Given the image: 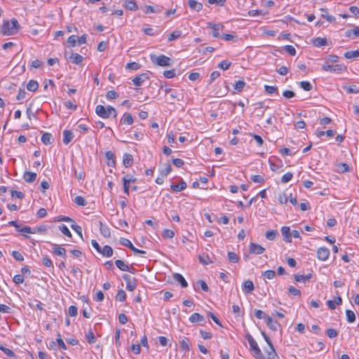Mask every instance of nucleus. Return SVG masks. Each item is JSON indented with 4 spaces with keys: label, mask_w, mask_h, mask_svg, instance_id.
<instances>
[{
    "label": "nucleus",
    "mask_w": 359,
    "mask_h": 359,
    "mask_svg": "<svg viewBox=\"0 0 359 359\" xmlns=\"http://www.w3.org/2000/svg\"><path fill=\"white\" fill-rule=\"evenodd\" d=\"M189 339L187 337H184L180 341V346L182 350L185 351H189L190 346L189 344Z\"/></svg>",
    "instance_id": "obj_32"
},
{
    "label": "nucleus",
    "mask_w": 359,
    "mask_h": 359,
    "mask_svg": "<svg viewBox=\"0 0 359 359\" xmlns=\"http://www.w3.org/2000/svg\"><path fill=\"white\" fill-rule=\"evenodd\" d=\"M346 315L347 321L348 323H352L355 320V315L353 311L348 309L346 310Z\"/></svg>",
    "instance_id": "obj_45"
},
{
    "label": "nucleus",
    "mask_w": 359,
    "mask_h": 359,
    "mask_svg": "<svg viewBox=\"0 0 359 359\" xmlns=\"http://www.w3.org/2000/svg\"><path fill=\"white\" fill-rule=\"evenodd\" d=\"M105 156L107 159V165L114 167L116 164L114 154L111 151H107L105 154Z\"/></svg>",
    "instance_id": "obj_19"
},
{
    "label": "nucleus",
    "mask_w": 359,
    "mask_h": 359,
    "mask_svg": "<svg viewBox=\"0 0 359 359\" xmlns=\"http://www.w3.org/2000/svg\"><path fill=\"white\" fill-rule=\"evenodd\" d=\"M71 228L80 236V238L83 240L81 227L77 225L75 222H72Z\"/></svg>",
    "instance_id": "obj_43"
},
{
    "label": "nucleus",
    "mask_w": 359,
    "mask_h": 359,
    "mask_svg": "<svg viewBox=\"0 0 359 359\" xmlns=\"http://www.w3.org/2000/svg\"><path fill=\"white\" fill-rule=\"evenodd\" d=\"M20 232L22 233V235L25 237H27V236L25 234V233H32V234H34L36 233V231L32 229L31 227L29 226H24L22 227L21 229H20Z\"/></svg>",
    "instance_id": "obj_51"
},
{
    "label": "nucleus",
    "mask_w": 359,
    "mask_h": 359,
    "mask_svg": "<svg viewBox=\"0 0 359 359\" xmlns=\"http://www.w3.org/2000/svg\"><path fill=\"white\" fill-rule=\"evenodd\" d=\"M313 44L316 47H321L327 44L325 38L317 37L313 39Z\"/></svg>",
    "instance_id": "obj_30"
},
{
    "label": "nucleus",
    "mask_w": 359,
    "mask_h": 359,
    "mask_svg": "<svg viewBox=\"0 0 359 359\" xmlns=\"http://www.w3.org/2000/svg\"><path fill=\"white\" fill-rule=\"evenodd\" d=\"M254 313H255V316H256V318H257L258 319H266V318L268 317L265 313L261 310H259V309H255L254 311Z\"/></svg>",
    "instance_id": "obj_57"
},
{
    "label": "nucleus",
    "mask_w": 359,
    "mask_h": 359,
    "mask_svg": "<svg viewBox=\"0 0 359 359\" xmlns=\"http://www.w3.org/2000/svg\"><path fill=\"white\" fill-rule=\"evenodd\" d=\"M265 251V248L255 243H250L249 245V252L253 255H261Z\"/></svg>",
    "instance_id": "obj_7"
},
{
    "label": "nucleus",
    "mask_w": 359,
    "mask_h": 359,
    "mask_svg": "<svg viewBox=\"0 0 359 359\" xmlns=\"http://www.w3.org/2000/svg\"><path fill=\"white\" fill-rule=\"evenodd\" d=\"M322 17L325 18L328 22H332L335 21V18L332 15H328L327 10L326 8H321Z\"/></svg>",
    "instance_id": "obj_41"
},
{
    "label": "nucleus",
    "mask_w": 359,
    "mask_h": 359,
    "mask_svg": "<svg viewBox=\"0 0 359 359\" xmlns=\"http://www.w3.org/2000/svg\"><path fill=\"white\" fill-rule=\"evenodd\" d=\"M247 338H248V341L250 349L252 351L254 352L255 357L257 359H264V356L261 349L258 346V344H257V341H255V339L250 334H248L247 336Z\"/></svg>",
    "instance_id": "obj_4"
},
{
    "label": "nucleus",
    "mask_w": 359,
    "mask_h": 359,
    "mask_svg": "<svg viewBox=\"0 0 359 359\" xmlns=\"http://www.w3.org/2000/svg\"><path fill=\"white\" fill-rule=\"evenodd\" d=\"M323 69L325 72L341 73L344 70V67L341 65H325L323 66Z\"/></svg>",
    "instance_id": "obj_9"
},
{
    "label": "nucleus",
    "mask_w": 359,
    "mask_h": 359,
    "mask_svg": "<svg viewBox=\"0 0 359 359\" xmlns=\"http://www.w3.org/2000/svg\"><path fill=\"white\" fill-rule=\"evenodd\" d=\"M69 60L74 64L80 65L83 60V57L75 53H71Z\"/></svg>",
    "instance_id": "obj_15"
},
{
    "label": "nucleus",
    "mask_w": 359,
    "mask_h": 359,
    "mask_svg": "<svg viewBox=\"0 0 359 359\" xmlns=\"http://www.w3.org/2000/svg\"><path fill=\"white\" fill-rule=\"evenodd\" d=\"M278 234V233L277 231L270 230V231H266L265 236H266V239H268L269 241H273L276 238Z\"/></svg>",
    "instance_id": "obj_44"
},
{
    "label": "nucleus",
    "mask_w": 359,
    "mask_h": 359,
    "mask_svg": "<svg viewBox=\"0 0 359 359\" xmlns=\"http://www.w3.org/2000/svg\"><path fill=\"white\" fill-rule=\"evenodd\" d=\"M116 299L118 300L119 302H124L126 299V294L124 290H119L117 292V294L116 296Z\"/></svg>",
    "instance_id": "obj_50"
},
{
    "label": "nucleus",
    "mask_w": 359,
    "mask_h": 359,
    "mask_svg": "<svg viewBox=\"0 0 359 359\" xmlns=\"http://www.w3.org/2000/svg\"><path fill=\"white\" fill-rule=\"evenodd\" d=\"M95 113L102 118H108L110 116H113L114 118L117 116L116 110L111 106L105 107L103 105L98 104L95 108Z\"/></svg>",
    "instance_id": "obj_2"
},
{
    "label": "nucleus",
    "mask_w": 359,
    "mask_h": 359,
    "mask_svg": "<svg viewBox=\"0 0 359 359\" xmlns=\"http://www.w3.org/2000/svg\"><path fill=\"white\" fill-rule=\"evenodd\" d=\"M74 135L71 130H65L63 131V143L68 144L73 139Z\"/></svg>",
    "instance_id": "obj_22"
},
{
    "label": "nucleus",
    "mask_w": 359,
    "mask_h": 359,
    "mask_svg": "<svg viewBox=\"0 0 359 359\" xmlns=\"http://www.w3.org/2000/svg\"><path fill=\"white\" fill-rule=\"evenodd\" d=\"M231 62H230L227 60H223L218 65V67H219L222 69L226 70L229 69V67L231 66Z\"/></svg>",
    "instance_id": "obj_62"
},
{
    "label": "nucleus",
    "mask_w": 359,
    "mask_h": 359,
    "mask_svg": "<svg viewBox=\"0 0 359 359\" xmlns=\"http://www.w3.org/2000/svg\"><path fill=\"white\" fill-rule=\"evenodd\" d=\"M39 88V83L36 81L34 80H30L27 86V88L28 90L34 92L36 91Z\"/></svg>",
    "instance_id": "obj_36"
},
{
    "label": "nucleus",
    "mask_w": 359,
    "mask_h": 359,
    "mask_svg": "<svg viewBox=\"0 0 359 359\" xmlns=\"http://www.w3.org/2000/svg\"><path fill=\"white\" fill-rule=\"evenodd\" d=\"M208 27H210L213 30L212 36L215 38H218L220 36L219 32L224 28V26L222 24L208 23Z\"/></svg>",
    "instance_id": "obj_14"
},
{
    "label": "nucleus",
    "mask_w": 359,
    "mask_h": 359,
    "mask_svg": "<svg viewBox=\"0 0 359 359\" xmlns=\"http://www.w3.org/2000/svg\"><path fill=\"white\" fill-rule=\"evenodd\" d=\"M120 243L123 246H126V247L129 248L135 254H139L141 255H144L146 254L145 251L136 248L133 245V244L130 242V241H129L127 238H121Z\"/></svg>",
    "instance_id": "obj_5"
},
{
    "label": "nucleus",
    "mask_w": 359,
    "mask_h": 359,
    "mask_svg": "<svg viewBox=\"0 0 359 359\" xmlns=\"http://www.w3.org/2000/svg\"><path fill=\"white\" fill-rule=\"evenodd\" d=\"M228 259L230 262L236 263L239 260V257L235 252H228Z\"/></svg>",
    "instance_id": "obj_47"
},
{
    "label": "nucleus",
    "mask_w": 359,
    "mask_h": 359,
    "mask_svg": "<svg viewBox=\"0 0 359 359\" xmlns=\"http://www.w3.org/2000/svg\"><path fill=\"white\" fill-rule=\"evenodd\" d=\"M53 252L57 255L66 258V250L57 244H52Z\"/></svg>",
    "instance_id": "obj_13"
},
{
    "label": "nucleus",
    "mask_w": 359,
    "mask_h": 359,
    "mask_svg": "<svg viewBox=\"0 0 359 359\" xmlns=\"http://www.w3.org/2000/svg\"><path fill=\"white\" fill-rule=\"evenodd\" d=\"M123 163L126 168L130 167L133 163V156L130 154H124L123 156Z\"/></svg>",
    "instance_id": "obj_20"
},
{
    "label": "nucleus",
    "mask_w": 359,
    "mask_h": 359,
    "mask_svg": "<svg viewBox=\"0 0 359 359\" xmlns=\"http://www.w3.org/2000/svg\"><path fill=\"white\" fill-rule=\"evenodd\" d=\"M172 170V167L169 163L163 165V168L160 170L161 175L163 177H166Z\"/></svg>",
    "instance_id": "obj_34"
},
{
    "label": "nucleus",
    "mask_w": 359,
    "mask_h": 359,
    "mask_svg": "<svg viewBox=\"0 0 359 359\" xmlns=\"http://www.w3.org/2000/svg\"><path fill=\"white\" fill-rule=\"evenodd\" d=\"M20 26L15 18H12L11 22L4 20L1 26V33L5 36L13 35L18 32Z\"/></svg>",
    "instance_id": "obj_1"
},
{
    "label": "nucleus",
    "mask_w": 359,
    "mask_h": 359,
    "mask_svg": "<svg viewBox=\"0 0 359 359\" xmlns=\"http://www.w3.org/2000/svg\"><path fill=\"white\" fill-rule=\"evenodd\" d=\"M344 57L347 59H353L359 57V48L355 50L346 52L344 53Z\"/></svg>",
    "instance_id": "obj_38"
},
{
    "label": "nucleus",
    "mask_w": 359,
    "mask_h": 359,
    "mask_svg": "<svg viewBox=\"0 0 359 359\" xmlns=\"http://www.w3.org/2000/svg\"><path fill=\"white\" fill-rule=\"evenodd\" d=\"M121 123L126 125H132L133 123V118L130 114L125 113L121 118Z\"/></svg>",
    "instance_id": "obj_24"
},
{
    "label": "nucleus",
    "mask_w": 359,
    "mask_h": 359,
    "mask_svg": "<svg viewBox=\"0 0 359 359\" xmlns=\"http://www.w3.org/2000/svg\"><path fill=\"white\" fill-rule=\"evenodd\" d=\"M250 179L255 183H263L264 182V177L259 175H252Z\"/></svg>",
    "instance_id": "obj_63"
},
{
    "label": "nucleus",
    "mask_w": 359,
    "mask_h": 359,
    "mask_svg": "<svg viewBox=\"0 0 359 359\" xmlns=\"http://www.w3.org/2000/svg\"><path fill=\"white\" fill-rule=\"evenodd\" d=\"M172 190H173L174 191H181L184 189H186L187 187V184L183 180H181L180 183L178 184H172L170 186Z\"/></svg>",
    "instance_id": "obj_31"
},
{
    "label": "nucleus",
    "mask_w": 359,
    "mask_h": 359,
    "mask_svg": "<svg viewBox=\"0 0 359 359\" xmlns=\"http://www.w3.org/2000/svg\"><path fill=\"white\" fill-rule=\"evenodd\" d=\"M74 203L78 205L81 206H85L87 204V201H86V199L81 196H77L75 197Z\"/></svg>",
    "instance_id": "obj_49"
},
{
    "label": "nucleus",
    "mask_w": 359,
    "mask_h": 359,
    "mask_svg": "<svg viewBox=\"0 0 359 359\" xmlns=\"http://www.w3.org/2000/svg\"><path fill=\"white\" fill-rule=\"evenodd\" d=\"M36 173L27 171L24 174V179L27 182L31 183L36 180Z\"/></svg>",
    "instance_id": "obj_26"
},
{
    "label": "nucleus",
    "mask_w": 359,
    "mask_h": 359,
    "mask_svg": "<svg viewBox=\"0 0 359 359\" xmlns=\"http://www.w3.org/2000/svg\"><path fill=\"white\" fill-rule=\"evenodd\" d=\"M150 59L153 64L161 67H169L171 65V59L164 55L156 56L151 54Z\"/></svg>",
    "instance_id": "obj_3"
},
{
    "label": "nucleus",
    "mask_w": 359,
    "mask_h": 359,
    "mask_svg": "<svg viewBox=\"0 0 359 359\" xmlns=\"http://www.w3.org/2000/svg\"><path fill=\"white\" fill-rule=\"evenodd\" d=\"M100 233L105 238H109L111 236V232L109 227L107 225L102 224V222H100Z\"/></svg>",
    "instance_id": "obj_23"
},
{
    "label": "nucleus",
    "mask_w": 359,
    "mask_h": 359,
    "mask_svg": "<svg viewBox=\"0 0 359 359\" xmlns=\"http://www.w3.org/2000/svg\"><path fill=\"white\" fill-rule=\"evenodd\" d=\"M77 41V36L72 35L68 38L67 43L69 47H74Z\"/></svg>",
    "instance_id": "obj_48"
},
{
    "label": "nucleus",
    "mask_w": 359,
    "mask_h": 359,
    "mask_svg": "<svg viewBox=\"0 0 359 359\" xmlns=\"http://www.w3.org/2000/svg\"><path fill=\"white\" fill-rule=\"evenodd\" d=\"M281 233L284 238L285 241L287 243L292 242V234L290 232V228L289 226H284L281 228Z\"/></svg>",
    "instance_id": "obj_12"
},
{
    "label": "nucleus",
    "mask_w": 359,
    "mask_h": 359,
    "mask_svg": "<svg viewBox=\"0 0 359 359\" xmlns=\"http://www.w3.org/2000/svg\"><path fill=\"white\" fill-rule=\"evenodd\" d=\"M343 89L346 90L348 93H359V86L356 85H353L350 86H343Z\"/></svg>",
    "instance_id": "obj_33"
},
{
    "label": "nucleus",
    "mask_w": 359,
    "mask_h": 359,
    "mask_svg": "<svg viewBox=\"0 0 359 359\" xmlns=\"http://www.w3.org/2000/svg\"><path fill=\"white\" fill-rule=\"evenodd\" d=\"M124 6L130 11H136L138 9V6L135 0H126Z\"/></svg>",
    "instance_id": "obj_27"
},
{
    "label": "nucleus",
    "mask_w": 359,
    "mask_h": 359,
    "mask_svg": "<svg viewBox=\"0 0 359 359\" xmlns=\"http://www.w3.org/2000/svg\"><path fill=\"white\" fill-rule=\"evenodd\" d=\"M337 169H338L339 172L344 173V172H348L349 170V166L348 164H346L345 163H339L337 165Z\"/></svg>",
    "instance_id": "obj_55"
},
{
    "label": "nucleus",
    "mask_w": 359,
    "mask_h": 359,
    "mask_svg": "<svg viewBox=\"0 0 359 359\" xmlns=\"http://www.w3.org/2000/svg\"><path fill=\"white\" fill-rule=\"evenodd\" d=\"M122 278L126 283V289L128 290L133 291L136 288L137 280L135 278H132L129 275L126 273L122 276Z\"/></svg>",
    "instance_id": "obj_6"
},
{
    "label": "nucleus",
    "mask_w": 359,
    "mask_h": 359,
    "mask_svg": "<svg viewBox=\"0 0 359 359\" xmlns=\"http://www.w3.org/2000/svg\"><path fill=\"white\" fill-rule=\"evenodd\" d=\"M245 86V83L243 80H238L234 85V89L238 92H241Z\"/></svg>",
    "instance_id": "obj_46"
},
{
    "label": "nucleus",
    "mask_w": 359,
    "mask_h": 359,
    "mask_svg": "<svg viewBox=\"0 0 359 359\" xmlns=\"http://www.w3.org/2000/svg\"><path fill=\"white\" fill-rule=\"evenodd\" d=\"M87 341L89 344H94L96 341V338L95 334L91 329H89L86 335Z\"/></svg>",
    "instance_id": "obj_40"
},
{
    "label": "nucleus",
    "mask_w": 359,
    "mask_h": 359,
    "mask_svg": "<svg viewBox=\"0 0 359 359\" xmlns=\"http://www.w3.org/2000/svg\"><path fill=\"white\" fill-rule=\"evenodd\" d=\"M116 266L122 271H131L130 267L124 263L123 261L117 259L115 262Z\"/></svg>",
    "instance_id": "obj_25"
},
{
    "label": "nucleus",
    "mask_w": 359,
    "mask_h": 359,
    "mask_svg": "<svg viewBox=\"0 0 359 359\" xmlns=\"http://www.w3.org/2000/svg\"><path fill=\"white\" fill-rule=\"evenodd\" d=\"M268 359H276L278 357L277 353L273 346H269V349L266 351Z\"/></svg>",
    "instance_id": "obj_35"
},
{
    "label": "nucleus",
    "mask_w": 359,
    "mask_h": 359,
    "mask_svg": "<svg viewBox=\"0 0 359 359\" xmlns=\"http://www.w3.org/2000/svg\"><path fill=\"white\" fill-rule=\"evenodd\" d=\"M268 327L273 331H276L279 325L278 322L273 320L271 317L268 316L266 319Z\"/></svg>",
    "instance_id": "obj_21"
},
{
    "label": "nucleus",
    "mask_w": 359,
    "mask_h": 359,
    "mask_svg": "<svg viewBox=\"0 0 359 359\" xmlns=\"http://www.w3.org/2000/svg\"><path fill=\"white\" fill-rule=\"evenodd\" d=\"M182 36V32L180 30H175L168 36V41H172L179 39Z\"/></svg>",
    "instance_id": "obj_39"
},
{
    "label": "nucleus",
    "mask_w": 359,
    "mask_h": 359,
    "mask_svg": "<svg viewBox=\"0 0 359 359\" xmlns=\"http://www.w3.org/2000/svg\"><path fill=\"white\" fill-rule=\"evenodd\" d=\"M59 229L65 236H67L68 237H72V233L66 225L62 224V225L59 226Z\"/></svg>",
    "instance_id": "obj_58"
},
{
    "label": "nucleus",
    "mask_w": 359,
    "mask_h": 359,
    "mask_svg": "<svg viewBox=\"0 0 359 359\" xmlns=\"http://www.w3.org/2000/svg\"><path fill=\"white\" fill-rule=\"evenodd\" d=\"M99 253L102 254L104 257H110L113 255V249L109 245H104L101 248V252Z\"/></svg>",
    "instance_id": "obj_29"
},
{
    "label": "nucleus",
    "mask_w": 359,
    "mask_h": 359,
    "mask_svg": "<svg viewBox=\"0 0 359 359\" xmlns=\"http://www.w3.org/2000/svg\"><path fill=\"white\" fill-rule=\"evenodd\" d=\"M172 276L174 280L178 282L182 287H187L188 286L187 280L184 279L182 274L175 273H173Z\"/></svg>",
    "instance_id": "obj_16"
},
{
    "label": "nucleus",
    "mask_w": 359,
    "mask_h": 359,
    "mask_svg": "<svg viewBox=\"0 0 359 359\" xmlns=\"http://www.w3.org/2000/svg\"><path fill=\"white\" fill-rule=\"evenodd\" d=\"M189 321L192 323H200L201 325H204L205 324V318L199 314L198 313H194L189 317Z\"/></svg>",
    "instance_id": "obj_10"
},
{
    "label": "nucleus",
    "mask_w": 359,
    "mask_h": 359,
    "mask_svg": "<svg viewBox=\"0 0 359 359\" xmlns=\"http://www.w3.org/2000/svg\"><path fill=\"white\" fill-rule=\"evenodd\" d=\"M326 334L331 339L334 338L338 335V332H337V330L333 328L327 329L326 331Z\"/></svg>",
    "instance_id": "obj_64"
},
{
    "label": "nucleus",
    "mask_w": 359,
    "mask_h": 359,
    "mask_svg": "<svg viewBox=\"0 0 359 359\" xmlns=\"http://www.w3.org/2000/svg\"><path fill=\"white\" fill-rule=\"evenodd\" d=\"M148 79H149L148 74L142 73V74H140L137 75V76H135L133 79V83L135 86H140L142 84V83L144 81H145L146 80H147Z\"/></svg>",
    "instance_id": "obj_11"
},
{
    "label": "nucleus",
    "mask_w": 359,
    "mask_h": 359,
    "mask_svg": "<svg viewBox=\"0 0 359 359\" xmlns=\"http://www.w3.org/2000/svg\"><path fill=\"white\" fill-rule=\"evenodd\" d=\"M42 263L46 267L53 268V262L51 261V259L48 256H46V257H43Z\"/></svg>",
    "instance_id": "obj_56"
},
{
    "label": "nucleus",
    "mask_w": 359,
    "mask_h": 359,
    "mask_svg": "<svg viewBox=\"0 0 359 359\" xmlns=\"http://www.w3.org/2000/svg\"><path fill=\"white\" fill-rule=\"evenodd\" d=\"M312 276L311 273H309L306 276L303 275H294V280L297 282H305L309 280Z\"/></svg>",
    "instance_id": "obj_42"
},
{
    "label": "nucleus",
    "mask_w": 359,
    "mask_h": 359,
    "mask_svg": "<svg viewBox=\"0 0 359 359\" xmlns=\"http://www.w3.org/2000/svg\"><path fill=\"white\" fill-rule=\"evenodd\" d=\"M285 50L290 55L294 56L296 55V49L294 46L287 45L284 47Z\"/></svg>",
    "instance_id": "obj_59"
},
{
    "label": "nucleus",
    "mask_w": 359,
    "mask_h": 359,
    "mask_svg": "<svg viewBox=\"0 0 359 359\" xmlns=\"http://www.w3.org/2000/svg\"><path fill=\"white\" fill-rule=\"evenodd\" d=\"M222 38L225 41H236L238 39V36L236 35H233L231 34H224L222 35Z\"/></svg>",
    "instance_id": "obj_53"
},
{
    "label": "nucleus",
    "mask_w": 359,
    "mask_h": 359,
    "mask_svg": "<svg viewBox=\"0 0 359 359\" xmlns=\"http://www.w3.org/2000/svg\"><path fill=\"white\" fill-rule=\"evenodd\" d=\"M263 276L265 278L273 279L276 276V272L273 270H267L264 271Z\"/></svg>",
    "instance_id": "obj_60"
},
{
    "label": "nucleus",
    "mask_w": 359,
    "mask_h": 359,
    "mask_svg": "<svg viewBox=\"0 0 359 359\" xmlns=\"http://www.w3.org/2000/svg\"><path fill=\"white\" fill-rule=\"evenodd\" d=\"M292 177L293 175L292 172H287L282 176L281 182L283 183H287L292 180Z\"/></svg>",
    "instance_id": "obj_61"
},
{
    "label": "nucleus",
    "mask_w": 359,
    "mask_h": 359,
    "mask_svg": "<svg viewBox=\"0 0 359 359\" xmlns=\"http://www.w3.org/2000/svg\"><path fill=\"white\" fill-rule=\"evenodd\" d=\"M254 289H255V287H254V284H253L252 281L248 280L243 283V291L245 293H246V294L251 293L254 290Z\"/></svg>",
    "instance_id": "obj_17"
},
{
    "label": "nucleus",
    "mask_w": 359,
    "mask_h": 359,
    "mask_svg": "<svg viewBox=\"0 0 359 359\" xmlns=\"http://www.w3.org/2000/svg\"><path fill=\"white\" fill-rule=\"evenodd\" d=\"M189 6L192 10H194L196 11H200L203 8V4L195 0H189Z\"/></svg>",
    "instance_id": "obj_28"
},
{
    "label": "nucleus",
    "mask_w": 359,
    "mask_h": 359,
    "mask_svg": "<svg viewBox=\"0 0 359 359\" xmlns=\"http://www.w3.org/2000/svg\"><path fill=\"white\" fill-rule=\"evenodd\" d=\"M345 36L355 39L359 36V27H355L353 29H348L345 32Z\"/></svg>",
    "instance_id": "obj_18"
},
{
    "label": "nucleus",
    "mask_w": 359,
    "mask_h": 359,
    "mask_svg": "<svg viewBox=\"0 0 359 359\" xmlns=\"http://www.w3.org/2000/svg\"><path fill=\"white\" fill-rule=\"evenodd\" d=\"M140 67H141V65L139 63L135 62H129L126 66V69H132V70H137V69H140Z\"/></svg>",
    "instance_id": "obj_52"
},
{
    "label": "nucleus",
    "mask_w": 359,
    "mask_h": 359,
    "mask_svg": "<svg viewBox=\"0 0 359 359\" xmlns=\"http://www.w3.org/2000/svg\"><path fill=\"white\" fill-rule=\"evenodd\" d=\"M299 86L301 88H302L304 90L309 91L312 89V86L310 82L309 81H301L299 83Z\"/></svg>",
    "instance_id": "obj_54"
},
{
    "label": "nucleus",
    "mask_w": 359,
    "mask_h": 359,
    "mask_svg": "<svg viewBox=\"0 0 359 359\" xmlns=\"http://www.w3.org/2000/svg\"><path fill=\"white\" fill-rule=\"evenodd\" d=\"M41 141L46 145L52 144V135L49 133H43L41 137Z\"/></svg>",
    "instance_id": "obj_37"
},
{
    "label": "nucleus",
    "mask_w": 359,
    "mask_h": 359,
    "mask_svg": "<svg viewBox=\"0 0 359 359\" xmlns=\"http://www.w3.org/2000/svg\"><path fill=\"white\" fill-rule=\"evenodd\" d=\"M330 256V250L325 247H321L317 250V257L321 261H326Z\"/></svg>",
    "instance_id": "obj_8"
}]
</instances>
